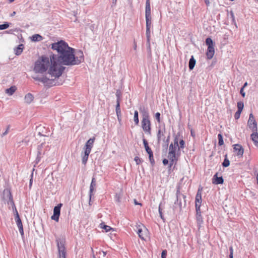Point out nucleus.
Segmentation results:
<instances>
[{"instance_id": "nucleus-31", "label": "nucleus", "mask_w": 258, "mask_h": 258, "mask_svg": "<svg viewBox=\"0 0 258 258\" xmlns=\"http://www.w3.org/2000/svg\"><path fill=\"white\" fill-rule=\"evenodd\" d=\"M167 157L170 160V159H173V160H178V156L177 154L176 153H168Z\"/></svg>"}, {"instance_id": "nucleus-60", "label": "nucleus", "mask_w": 258, "mask_h": 258, "mask_svg": "<svg viewBox=\"0 0 258 258\" xmlns=\"http://www.w3.org/2000/svg\"><path fill=\"white\" fill-rule=\"evenodd\" d=\"M134 203L135 205H141L140 203H139L136 200H134Z\"/></svg>"}, {"instance_id": "nucleus-28", "label": "nucleus", "mask_w": 258, "mask_h": 258, "mask_svg": "<svg viewBox=\"0 0 258 258\" xmlns=\"http://www.w3.org/2000/svg\"><path fill=\"white\" fill-rule=\"evenodd\" d=\"M23 45L20 44L18 46V47L15 49V54L17 55H19L21 54L23 51Z\"/></svg>"}, {"instance_id": "nucleus-35", "label": "nucleus", "mask_w": 258, "mask_h": 258, "mask_svg": "<svg viewBox=\"0 0 258 258\" xmlns=\"http://www.w3.org/2000/svg\"><path fill=\"white\" fill-rule=\"evenodd\" d=\"M177 147L176 146H173V144L171 143L169 147V153H176V150Z\"/></svg>"}, {"instance_id": "nucleus-63", "label": "nucleus", "mask_w": 258, "mask_h": 258, "mask_svg": "<svg viewBox=\"0 0 258 258\" xmlns=\"http://www.w3.org/2000/svg\"><path fill=\"white\" fill-rule=\"evenodd\" d=\"M205 3L207 5H209L210 2H209V0H205Z\"/></svg>"}, {"instance_id": "nucleus-49", "label": "nucleus", "mask_w": 258, "mask_h": 258, "mask_svg": "<svg viewBox=\"0 0 258 258\" xmlns=\"http://www.w3.org/2000/svg\"><path fill=\"white\" fill-rule=\"evenodd\" d=\"M241 113V112L239 111H237L235 112V113L234 114V118L235 119H238L239 118Z\"/></svg>"}, {"instance_id": "nucleus-43", "label": "nucleus", "mask_w": 258, "mask_h": 258, "mask_svg": "<svg viewBox=\"0 0 258 258\" xmlns=\"http://www.w3.org/2000/svg\"><path fill=\"white\" fill-rule=\"evenodd\" d=\"M9 27V23L5 22L3 24L0 25V30H5L7 29Z\"/></svg>"}, {"instance_id": "nucleus-44", "label": "nucleus", "mask_w": 258, "mask_h": 258, "mask_svg": "<svg viewBox=\"0 0 258 258\" xmlns=\"http://www.w3.org/2000/svg\"><path fill=\"white\" fill-rule=\"evenodd\" d=\"M179 135H176L174 139V144L173 146H176V147H178V141H179Z\"/></svg>"}, {"instance_id": "nucleus-41", "label": "nucleus", "mask_w": 258, "mask_h": 258, "mask_svg": "<svg viewBox=\"0 0 258 258\" xmlns=\"http://www.w3.org/2000/svg\"><path fill=\"white\" fill-rule=\"evenodd\" d=\"M218 144L219 146H222L224 144L222 135L221 134L218 135Z\"/></svg>"}, {"instance_id": "nucleus-42", "label": "nucleus", "mask_w": 258, "mask_h": 258, "mask_svg": "<svg viewBox=\"0 0 258 258\" xmlns=\"http://www.w3.org/2000/svg\"><path fill=\"white\" fill-rule=\"evenodd\" d=\"M115 111L116 114H119L121 112L120 108V102L118 101H116V105L115 107Z\"/></svg>"}, {"instance_id": "nucleus-21", "label": "nucleus", "mask_w": 258, "mask_h": 258, "mask_svg": "<svg viewBox=\"0 0 258 258\" xmlns=\"http://www.w3.org/2000/svg\"><path fill=\"white\" fill-rule=\"evenodd\" d=\"M181 197H182L183 199H184L185 196L183 195L180 194L179 191H177L176 193V200L174 202V204L175 205L178 204L180 210L181 209V203L180 201L179 202V199H180Z\"/></svg>"}, {"instance_id": "nucleus-51", "label": "nucleus", "mask_w": 258, "mask_h": 258, "mask_svg": "<svg viewBox=\"0 0 258 258\" xmlns=\"http://www.w3.org/2000/svg\"><path fill=\"white\" fill-rule=\"evenodd\" d=\"M116 96L117 97V100L120 102V98H121V94L120 93L119 91H117L116 93Z\"/></svg>"}, {"instance_id": "nucleus-14", "label": "nucleus", "mask_w": 258, "mask_h": 258, "mask_svg": "<svg viewBox=\"0 0 258 258\" xmlns=\"http://www.w3.org/2000/svg\"><path fill=\"white\" fill-rule=\"evenodd\" d=\"M234 152L238 156L241 157L243 154V149L239 144H235L233 148Z\"/></svg>"}, {"instance_id": "nucleus-47", "label": "nucleus", "mask_w": 258, "mask_h": 258, "mask_svg": "<svg viewBox=\"0 0 258 258\" xmlns=\"http://www.w3.org/2000/svg\"><path fill=\"white\" fill-rule=\"evenodd\" d=\"M134 160L136 162V164L137 165H139L140 164H141L142 162H143V160H142L141 159H140L139 157H138V156H136L134 158Z\"/></svg>"}, {"instance_id": "nucleus-62", "label": "nucleus", "mask_w": 258, "mask_h": 258, "mask_svg": "<svg viewBox=\"0 0 258 258\" xmlns=\"http://www.w3.org/2000/svg\"><path fill=\"white\" fill-rule=\"evenodd\" d=\"M16 14V12L14 11L11 14V17H13L14 16H15Z\"/></svg>"}, {"instance_id": "nucleus-5", "label": "nucleus", "mask_w": 258, "mask_h": 258, "mask_svg": "<svg viewBox=\"0 0 258 258\" xmlns=\"http://www.w3.org/2000/svg\"><path fill=\"white\" fill-rule=\"evenodd\" d=\"M32 78L34 80L36 81H38L39 82H41L44 84V85L46 86H47L48 87L56 85H59L60 83H57L56 82V78L55 77L54 79H50L49 78H48L46 76H43L42 77H40L38 76H32Z\"/></svg>"}, {"instance_id": "nucleus-59", "label": "nucleus", "mask_w": 258, "mask_h": 258, "mask_svg": "<svg viewBox=\"0 0 258 258\" xmlns=\"http://www.w3.org/2000/svg\"><path fill=\"white\" fill-rule=\"evenodd\" d=\"M32 177H33V173L31 174V178L30 179V182H29V186H31L32 185Z\"/></svg>"}, {"instance_id": "nucleus-3", "label": "nucleus", "mask_w": 258, "mask_h": 258, "mask_svg": "<svg viewBox=\"0 0 258 258\" xmlns=\"http://www.w3.org/2000/svg\"><path fill=\"white\" fill-rule=\"evenodd\" d=\"M8 196L9 197V201L8 202V204L11 205L13 206V210H15V220L16 223L17 224V225L18 227V229H19V232L21 234V235L22 236V237H23L24 234V230H23L22 223L21 220L20 218L19 213L17 210L16 207L15 205L14 202L13 201L11 193L10 191L9 192Z\"/></svg>"}, {"instance_id": "nucleus-25", "label": "nucleus", "mask_w": 258, "mask_h": 258, "mask_svg": "<svg viewBox=\"0 0 258 258\" xmlns=\"http://www.w3.org/2000/svg\"><path fill=\"white\" fill-rule=\"evenodd\" d=\"M196 59L194 58L193 56H191V58L189 59L188 63V67L190 70H192L194 68L196 64Z\"/></svg>"}, {"instance_id": "nucleus-57", "label": "nucleus", "mask_w": 258, "mask_h": 258, "mask_svg": "<svg viewBox=\"0 0 258 258\" xmlns=\"http://www.w3.org/2000/svg\"><path fill=\"white\" fill-rule=\"evenodd\" d=\"M99 254L102 255L103 257H105L106 255V252L103 251H99Z\"/></svg>"}, {"instance_id": "nucleus-50", "label": "nucleus", "mask_w": 258, "mask_h": 258, "mask_svg": "<svg viewBox=\"0 0 258 258\" xmlns=\"http://www.w3.org/2000/svg\"><path fill=\"white\" fill-rule=\"evenodd\" d=\"M160 115L161 114L159 112H157L155 114V118L159 123L160 122Z\"/></svg>"}, {"instance_id": "nucleus-26", "label": "nucleus", "mask_w": 258, "mask_h": 258, "mask_svg": "<svg viewBox=\"0 0 258 258\" xmlns=\"http://www.w3.org/2000/svg\"><path fill=\"white\" fill-rule=\"evenodd\" d=\"M43 40V37L39 34H34L31 37V40L34 42L40 41Z\"/></svg>"}, {"instance_id": "nucleus-61", "label": "nucleus", "mask_w": 258, "mask_h": 258, "mask_svg": "<svg viewBox=\"0 0 258 258\" xmlns=\"http://www.w3.org/2000/svg\"><path fill=\"white\" fill-rule=\"evenodd\" d=\"M169 139H170V136H168V137H167V140H166V143L167 144H168V143L169 142Z\"/></svg>"}, {"instance_id": "nucleus-4", "label": "nucleus", "mask_w": 258, "mask_h": 258, "mask_svg": "<svg viewBox=\"0 0 258 258\" xmlns=\"http://www.w3.org/2000/svg\"><path fill=\"white\" fill-rule=\"evenodd\" d=\"M56 242L58 250L57 258H66V248L65 247V239L57 237Z\"/></svg>"}, {"instance_id": "nucleus-20", "label": "nucleus", "mask_w": 258, "mask_h": 258, "mask_svg": "<svg viewBox=\"0 0 258 258\" xmlns=\"http://www.w3.org/2000/svg\"><path fill=\"white\" fill-rule=\"evenodd\" d=\"M253 133L251 135V138L254 145L258 147V134L257 131H252Z\"/></svg>"}, {"instance_id": "nucleus-45", "label": "nucleus", "mask_w": 258, "mask_h": 258, "mask_svg": "<svg viewBox=\"0 0 258 258\" xmlns=\"http://www.w3.org/2000/svg\"><path fill=\"white\" fill-rule=\"evenodd\" d=\"M137 233L139 235V236L142 239H143L144 240L145 239V238H144V234L143 233V230L142 229H139L138 231H137Z\"/></svg>"}, {"instance_id": "nucleus-30", "label": "nucleus", "mask_w": 258, "mask_h": 258, "mask_svg": "<svg viewBox=\"0 0 258 258\" xmlns=\"http://www.w3.org/2000/svg\"><path fill=\"white\" fill-rule=\"evenodd\" d=\"M164 132L165 131L163 132L160 129L158 130L157 136L158 143H159L160 141L162 139V137H164Z\"/></svg>"}, {"instance_id": "nucleus-32", "label": "nucleus", "mask_w": 258, "mask_h": 258, "mask_svg": "<svg viewBox=\"0 0 258 258\" xmlns=\"http://www.w3.org/2000/svg\"><path fill=\"white\" fill-rule=\"evenodd\" d=\"M146 21V27H151V15H145Z\"/></svg>"}, {"instance_id": "nucleus-40", "label": "nucleus", "mask_w": 258, "mask_h": 258, "mask_svg": "<svg viewBox=\"0 0 258 258\" xmlns=\"http://www.w3.org/2000/svg\"><path fill=\"white\" fill-rule=\"evenodd\" d=\"M244 107V104L242 102L239 101L237 102V111L242 112Z\"/></svg>"}, {"instance_id": "nucleus-64", "label": "nucleus", "mask_w": 258, "mask_h": 258, "mask_svg": "<svg viewBox=\"0 0 258 258\" xmlns=\"http://www.w3.org/2000/svg\"><path fill=\"white\" fill-rule=\"evenodd\" d=\"M247 85V82H245V83L244 84V85H243V86H242V87H243V88H245Z\"/></svg>"}, {"instance_id": "nucleus-12", "label": "nucleus", "mask_w": 258, "mask_h": 258, "mask_svg": "<svg viewBox=\"0 0 258 258\" xmlns=\"http://www.w3.org/2000/svg\"><path fill=\"white\" fill-rule=\"evenodd\" d=\"M43 146V144H41L38 145L37 147V157L35 161V164H38L40 162V161L41 159V157H42V155L44 154V152H42Z\"/></svg>"}, {"instance_id": "nucleus-19", "label": "nucleus", "mask_w": 258, "mask_h": 258, "mask_svg": "<svg viewBox=\"0 0 258 258\" xmlns=\"http://www.w3.org/2000/svg\"><path fill=\"white\" fill-rule=\"evenodd\" d=\"M202 188L199 189L198 190V192L197 193L196 196V204H197V205L200 204L201 205L202 203V194H201V190Z\"/></svg>"}, {"instance_id": "nucleus-48", "label": "nucleus", "mask_w": 258, "mask_h": 258, "mask_svg": "<svg viewBox=\"0 0 258 258\" xmlns=\"http://www.w3.org/2000/svg\"><path fill=\"white\" fill-rule=\"evenodd\" d=\"M177 161L178 160L170 159L169 165H170V166H172L173 165H175L177 164Z\"/></svg>"}, {"instance_id": "nucleus-10", "label": "nucleus", "mask_w": 258, "mask_h": 258, "mask_svg": "<svg viewBox=\"0 0 258 258\" xmlns=\"http://www.w3.org/2000/svg\"><path fill=\"white\" fill-rule=\"evenodd\" d=\"M62 206V204H59L56 206L54 207L53 209V215L51 217L52 220H53L56 222L58 221L59 217L60 214V209Z\"/></svg>"}, {"instance_id": "nucleus-7", "label": "nucleus", "mask_w": 258, "mask_h": 258, "mask_svg": "<svg viewBox=\"0 0 258 258\" xmlns=\"http://www.w3.org/2000/svg\"><path fill=\"white\" fill-rule=\"evenodd\" d=\"M84 59V54L81 50L78 51L76 54L74 52L73 66L79 64Z\"/></svg>"}, {"instance_id": "nucleus-18", "label": "nucleus", "mask_w": 258, "mask_h": 258, "mask_svg": "<svg viewBox=\"0 0 258 258\" xmlns=\"http://www.w3.org/2000/svg\"><path fill=\"white\" fill-rule=\"evenodd\" d=\"M150 28L146 27V35L147 37V46L148 48L150 50Z\"/></svg>"}, {"instance_id": "nucleus-16", "label": "nucleus", "mask_w": 258, "mask_h": 258, "mask_svg": "<svg viewBox=\"0 0 258 258\" xmlns=\"http://www.w3.org/2000/svg\"><path fill=\"white\" fill-rule=\"evenodd\" d=\"M217 173L215 174L213 178V183L215 184H222L224 182L223 178L222 176L218 177Z\"/></svg>"}, {"instance_id": "nucleus-53", "label": "nucleus", "mask_w": 258, "mask_h": 258, "mask_svg": "<svg viewBox=\"0 0 258 258\" xmlns=\"http://www.w3.org/2000/svg\"><path fill=\"white\" fill-rule=\"evenodd\" d=\"M243 89H244L243 87H242L240 89V93L241 95H242V96L243 97H244L245 96V93L244 92Z\"/></svg>"}, {"instance_id": "nucleus-1", "label": "nucleus", "mask_w": 258, "mask_h": 258, "mask_svg": "<svg viewBox=\"0 0 258 258\" xmlns=\"http://www.w3.org/2000/svg\"><path fill=\"white\" fill-rule=\"evenodd\" d=\"M51 48L56 50L57 54H52L50 55L51 66L48 70V74L52 77L59 78L65 68L61 64L73 66L75 49L70 47L63 40L51 44Z\"/></svg>"}, {"instance_id": "nucleus-58", "label": "nucleus", "mask_w": 258, "mask_h": 258, "mask_svg": "<svg viewBox=\"0 0 258 258\" xmlns=\"http://www.w3.org/2000/svg\"><path fill=\"white\" fill-rule=\"evenodd\" d=\"M9 130V126H8L7 130L4 133H3V134L2 135V137L6 136L8 134Z\"/></svg>"}, {"instance_id": "nucleus-37", "label": "nucleus", "mask_w": 258, "mask_h": 258, "mask_svg": "<svg viewBox=\"0 0 258 258\" xmlns=\"http://www.w3.org/2000/svg\"><path fill=\"white\" fill-rule=\"evenodd\" d=\"M148 154H149V158L150 162L151 165L152 166H154L155 164V161H154V157H153V152H150Z\"/></svg>"}, {"instance_id": "nucleus-13", "label": "nucleus", "mask_w": 258, "mask_h": 258, "mask_svg": "<svg viewBox=\"0 0 258 258\" xmlns=\"http://www.w3.org/2000/svg\"><path fill=\"white\" fill-rule=\"evenodd\" d=\"M139 111L142 114V118H150L149 111L147 107L144 106H140Z\"/></svg>"}, {"instance_id": "nucleus-46", "label": "nucleus", "mask_w": 258, "mask_h": 258, "mask_svg": "<svg viewBox=\"0 0 258 258\" xmlns=\"http://www.w3.org/2000/svg\"><path fill=\"white\" fill-rule=\"evenodd\" d=\"M201 206V205H200V204H198V205H197V204H195L196 210V214H201V209H200Z\"/></svg>"}, {"instance_id": "nucleus-34", "label": "nucleus", "mask_w": 258, "mask_h": 258, "mask_svg": "<svg viewBox=\"0 0 258 258\" xmlns=\"http://www.w3.org/2000/svg\"><path fill=\"white\" fill-rule=\"evenodd\" d=\"M162 210H163L162 204V203H161L159 206L158 211H159V213L160 218L163 220V221H165V219L163 216Z\"/></svg>"}, {"instance_id": "nucleus-52", "label": "nucleus", "mask_w": 258, "mask_h": 258, "mask_svg": "<svg viewBox=\"0 0 258 258\" xmlns=\"http://www.w3.org/2000/svg\"><path fill=\"white\" fill-rule=\"evenodd\" d=\"M166 255H167V250H163L162 251L161 258H166Z\"/></svg>"}, {"instance_id": "nucleus-54", "label": "nucleus", "mask_w": 258, "mask_h": 258, "mask_svg": "<svg viewBox=\"0 0 258 258\" xmlns=\"http://www.w3.org/2000/svg\"><path fill=\"white\" fill-rule=\"evenodd\" d=\"M162 162H163V164L164 165H166L168 164L169 160L168 159L165 158L163 160Z\"/></svg>"}, {"instance_id": "nucleus-27", "label": "nucleus", "mask_w": 258, "mask_h": 258, "mask_svg": "<svg viewBox=\"0 0 258 258\" xmlns=\"http://www.w3.org/2000/svg\"><path fill=\"white\" fill-rule=\"evenodd\" d=\"M16 90V87L15 86H12L6 90V93L9 95H12Z\"/></svg>"}, {"instance_id": "nucleus-11", "label": "nucleus", "mask_w": 258, "mask_h": 258, "mask_svg": "<svg viewBox=\"0 0 258 258\" xmlns=\"http://www.w3.org/2000/svg\"><path fill=\"white\" fill-rule=\"evenodd\" d=\"M95 140V137H93L92 138H90L89 140H88L85 144V145L83 148V150H85V151L91 152L92 148L93 147Z\"/></svg>"}, {"instance_id": "nucleus-24", "label": "nucleus", "mask_w": 258, "mask_h": 258, "mask_svg": "<svg viewBox=\"0 0 258 258\" xmlns=\"http://www.w3.org/2000/svg\"><path fill=\"white\" fill-rule=\"evenodd\" d=\"M145 15H151V7L150 0H146Z\"/></svg>"}, {"instance_id": "nucleus-2", "label": "nucleus", "mask_w": 258, "mask_h": 258, "mask_svg": "<svg viewBox=\"0 0 258 258\" xmlns=\"http://www.w3.org/2000/svg\"><path fill=\"white\" fill-rule=\"evenodd\" d=\"M51 66L50 57L42 56L35 62L34 71L37 73H43L48 69H50Z\"/></svg>"}, {"instance_id": "nucleus-38", "label": "nucleus", "mask_w": 258, "mask_h": 258, "mask_svg": "<svg viewBox=\"0 0 258 258\" xmlns=\"http://www.w3.org/2000/svg\"><path fill=\"white\" fill-rule=\"evenodd\" d=\"M178 147V150L179 151L180 149H183L185 147V142L182 140L181 139L179 140Z\"/></svg>"}, {"instance_id": "nucleus-36", "label": "nucleus", "mask_w": 258, "mask_h": 258, "mask_svg": "<svg viewBox=\"0 0 258 258\" xmlns=\"http://www.w3.org/2000/svg\"><path fill=\"white\" fill-rule=\"evenodd\" d=\"M134 120L136 123V124H138L139 122V114L137 110L135 111L134 112Z\"/></svg>"}, {"instance_id": "nucleus-9", "label": "nucleus", "mask_w": 258, "mask_h": 258, "mask_svg": "<svg viewBox=\"0 0 258 258\" xmlns=\"http://www.w3.org/2000/svg\"><path fill=\"white\" fill-rule=\"evenodd\" d=\"M247 124L249 127L252 130V131H257V123L254 119V116L252 113L249 114V119L247 122Z\"/></svg>"}, {"instance_id": "nucleus-56", "label": "nucleus", "mask_w": 258, "mask_h": 258, "mask_svg": "<svg viewBox=\"0 0 258 258\" xmlns=\"http://www.w3.org/2000/svg\"><path fill=\"white\" fill-rule=\"evenodd\" d=\"M116 115H117V119H118V121L119 122H120L121 120V112H120L119 114V113L118 114H116Z\"/></svg>"}, {"instance_id": "nucleus-8", "label": "nucleus", "mask_w": 258, "mask_h": 258, "mask_svg": "<svg viewBox=\"0 0 258 258\" xmlns=\"http://www.w3.org/2000/svg\"><path fill=\"white\" fill-rule=\"evenodd\" d=\"M142 126L143 131L149 134H151V122L150 118H142Z\"/></svg>"}, {"instance_id": "nucleus-55", "label": "nucleus", "mask_w": 258, "mask_h": 258, "mask_svg": "<svg viewBox=\"0 0 258 258\" xmlns=\"http://www.w3.org/2000/svg\"><path fill=\"white\" fill-rule=\"evenodd\" d=\"M229 251H230L229 255L233 256V249L232 246H230L229 247Z\"/></svg>"}, {"instance_id": "nucleus-6", "label": "nucleus", "mask_w": 258, "mask_h": 258, "mask_svg": "<svg viewBox=\"0 0 258 258\" xmlns=\"http://www.w3.org/2000/svg\"><path fill=\"white\" fill-rule=\"evenodd\" d=\"M206 44L208 46L207 57L208 59H210L213 57L215 53L214 44L212 39L210 37L206 39Z\"/></svg>"}, {"instance_id": "nucleus-17", "label": "nucleus", "mask_w": 258, "mask_h": 258, "mask_svg": "<svg viewBox=\"0 0 258 258\" xmlns=\"http://www.w3.org/2000/svg\"><path fill=\"white\" fill-rule=\"evenodd\" d=\"M90 153V152H88V151H87L85 150H84V151L82 152V153L81 154V156H82V162L83 164L86 165V164L88 161V157H89Z\"/></svg>"}, {"instance_id": "nucleus-23", "label": "nucleus", "mask_w": 258, "mask_h": 258, "mask_svg": "<svg viewBox=\"0 0 258 258\" xmlns=\"http://www.w3.org/2000/svg\"><path fill=\"white\" fill-rule=\"evenodd\" d=\"M24 99L26 103L30 104L33 100L34 97L32 94L28 93L25 95Z\"/></svg>"}, {"instance_id": "nucleus-29", "label": "nucleus", "mask_w": 258, "mask_h": 258, "mask_svg": "<svg viewBox=\"0 0 258 258\" xmlns=\"http://www.w3.org/2000/svg\"><path fill=\"white\" fill-rule=\"evenodd\" d=\"M143 141V144H144L145 150H146V152H147V153L152 152V151L151 149L149 147L148 143L147 141L145 139H144Z\"/></svg>"}, {"instance_id": "nucleus-22", "label": "nucleus", "mask_w": 258, "mask_h": 258, "mask_svg": "<svg viewBox=\"0 0 258 258\" xmlns=\"http://www.w3.org/2000/svg\"><path fill=\"white\" fill-rule=\"evenodd\" d=\"M196 220L198 228L200 229L202 227V225L203 223V217L201 215V214H196Z\"/></svg>"}, {"instance_id": "nucleus-33", "label": "nucleus", "mask_w": 258, "mask_h": 258, "mask_svg": "<svg viewBox=\"0 0 258 258\" xmlns=\"http://www.w3.org/2000/svg\"><path fill=\"white\" fill-rule=\"evenodd\" d=\"M222 165L224 167H227L229 166L230 165V161L227 158V154H226L225 155V159H224V161L223 162Z\"/></svg>"}, {"instance_id": "nucleus-39", "label": "nucleus", "mask_w": 258, "mask_h": 258, "mask_svg": "<svg viewBox=\"0 0 258 258\" xmlns=\"http://www.w3.org/2000/svg\"><path fill=\"white\" fill-rule=\"evenodd\" d=\"M100 226L102 228L104 229L106 232H108L112 229L110 226L105 225L104 223L100 224Z\"/></svg>"}, {"instance_id": "nucleus-15", "label": "nucleus", "mask_w": 258, "mask_h": 258, "mask_svg": "<svg viewBox=\"0 0 258 258\" xmlns=\"http://www.w3.org/2000/svg\"><path fill=\"white\" fill-rule=\"evenodd\" d=\"M96 186V181L95 177H93L90 186L89 190V197L90 200H91V197L93 196V192L95 189Z\"/></svg>"}]
</instances>
